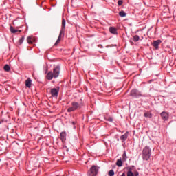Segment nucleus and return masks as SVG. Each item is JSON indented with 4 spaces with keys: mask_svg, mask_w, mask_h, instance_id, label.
I'll list each match as a JSON object with an SVG mask.
<instances>
[{
    "mask_svg": "<svg viewBox=\"0 0 176 176\" xmlns=\"http://www.w3.org/2000/svg\"><path fill=\"white\" fill-rule=\"evenodd\" d=\"M126 15L127 14L124 12V11H120L119 12V16H120V17H126Z\"/></svg>",
    "mask_w": 176,
    "mask_h": 176,
    "instance_id": "nucleus-17",
    "label": "nucleus"
},
{
    "mask_svg": "<svg viewBox=\"0 0 176 176\" xmlns=\"http://www.w3.org/2000/svg\"><path fill=\"white\" fill-rule=\"evenodd\" d=\"M73 124H75V122H73Z\"/></svg>",
    "mask_w": 176,
    "mask_h": 176,
    "instance_id": "nucleus-29",
    "label": "nucleus"
},
{
    "mask_svg": "<svg viewBox=\"0 0 176 176\" xmlns=\"http://www.w3.org/2000/svg\"><path fill=\"white\" fill-rule=\"evenodd\" d=\"M24 42V36H22L20 39H19V43L20 45H21V43H23Z\"/></svg>",
    "mask_w": 176,
    "mask_h": 176,
    "instance_id": "nucleus-25",
    "label": "nucleus"
},
{
    "mask_svg": "<svg viewBox=\"0 0 176 176\" xmlns=\"http://www.w3.org/2000/svg\"><path fill=\"white\" fill-rule=\"evenodd\" d=\"M133 41L135 42H138V41H140V36L138 35L133 36Z\"/></svg>",
    "mask_w": 176,
    "mask_h": 176,
    "instance_id": "nucleus-21",
    "label": "nucleus"
},
{
    "mask_svg": "<svg viewBox=\"0 0 176 176\" xmlns=\"http://www.w3.org/2000/svg\"><path fill=\"white\" fill-rule=\"evenodd\" d=\"M162 43L161 40H157L153 41V46L155 47V49H159V45Z\"/></svg>",
    "mask_w": 176,
    "mask_h": 176,
    "instance_id": "nucleus-9",
    "label": "nucleus"
},
{
    "mask_svg": "<svg viewBox=\"0 0 176 176\" xmlns=\"http://www.w3.org/2000/svg\"><path fill=\"white\" fill-rule=\"evenodd\" d=\"M121 176H126V173H123Z\"/></svg>",
    "mask_w": 176,
    "mask_h": 176,
    "instance_id": "nucleus-28",
    "label": "nucleus"
},
{
    "mask_svg": "<svg viewBox=\"0 0 176 176\" xmlns=\"http://www.w3.org/2000/svg\"><path fill=\"white\" fill-rule=\"evenodd\" d=\"M160 115H161V118L163 120H164V121L168 120L169 115L168 114L167 112H166V111L162 112Z\"/></svg>",
    "mask_w": 176,
    "mask_h": 176,
    "instance_id": "nucleus-7",
    "label": "nucleus"
},
{
    "mask_svg": "<svg viewBox=\"0 0 176 176\" xmlns=\"http://www.w3.org/2000/svg\"><path fill=\"white\" fill-rule=\"evenodd\" d=\"M133 175H134V176H138V175H140V173H138V171H136V172H135V173H133Z\"/></svg>",
    "mask_w": 176,
    "mask_h": 176,
    "instance_id": "nucleus-26",
    "label": "nucleus"
},
{
    "mask_svg": "<svg viewBox=\"0 0 176 176\" xmlns=\"http://www.w3.org/2000/svg\"><path fill=\"white\" fill-rule=\"evenodd\" d=\"M118 6H122V5H123V1L119 0L118 1Z\"/></svg>",
    "mask_w": 176,
    "mask_h": 176,
    "instance_id": "nucleus-24",
    "label": "nucleus"
},
{
    "mask_svg": "<svg viewBox=\"0 0 176 176\" xmlns=\"http://www.w3.org/2000/svg\"><path fill=\"white\" fill-rule=\"evenodd\" d=\"M31 82H32L31 80V78H28L25 80V86H26V87H28L29 89L31 88Z\"/></svg>",
    "mask_w": 176,
    "mask_h": 176,
    "instance_id": "nucleus-14",
    "label": "nucleus"
},
{
    "mask_svg": "<svg viewBox=\"0 0 176 176\" xmlns=\"http://www.w3.org/2000/svg\"><path fill=\"white\" fill-rule=\"evenodd\" d=\"M116 166H118V167H122V166H123V162H122V160H117Z\"/></svg>",
    "mask_w": 176,
    "mask_h": 176,
    "instance_id": "nucleus-16",
    "label": "nucleus"
},
{
    "mask_svg": "<svg viewBox=\"0 0 176 176\" xmlns=\"http://www.w3.org/2000/svg\"><path fill=\"white\" fill-rule=\"evenodd\" d=\"M126 160H127V155L126 154V151H124L122 155V162H126Z\"/></svg>",
    "mask_w": 176,
    "mask_h": 176,
    "instance_id": "nucleus-19",
    "label": "nucleus"
},
{
    "mask_svg": "<svg viewBox=\"0 0 176 176\" xmlns=\"http://www.w3.org/2000/svg\"><path fill=\"white\" fill-rule=\"evenodd\" d=\"M128 137H129V132H126V133L120 136V140L122 141H126Z\"/></svg>",
    "mask_w": 176,
    "mask_h": 176,
    "instance_id": "nucleus-13",
    "label": "nucleus"
},
{
    "mask_svg": "<svg viewBox=\"0 0 176 176\" xmlns=\"http://www.w3.org/2000/svg\"><path fill=\"white\" fill-rule=\"evenodd\" d=\"M10 30L11 31L12 34H16V32H18L19 30L14 29L13 26H10Z\"/></svg>",
    "mask_w": 176,
    "mask_h": 176,
    "instance_id": "nucleus-18",
    "label": "nucleus"
},
{
    "mask_svg": "<svg viewBox=\"0 0 176 176\" xmlns=\"http://www.w3.org/2000/svg\"><path fill=\"white\" fill-rule=\"evenodd\" d=\"M60 66L54 67L53 72L50 71L47 74L46 79H47V80H52L53 78H54V79L58 78V76H60Z\"/></svg>",
    "mask_w": 176,
    "mask_h": 176,
    "instance_id": "nucleus-1",
    "label": "nucleus"
},
{
    "mask_svg": "<svg viewBox=\"0 0 176 176\" xmlns=\"http://www.w3.org/2000/svg\"><path fill=\"white\" fill-rule=\"evenodd\" d=\"M109 31H110L111 34H113V35H117V34H118V30H116V28L110 27Z\"/></svg>",
    "mask_w": 176,
    "mask_h": 176,
    "instance_id": "nucleus-12",
    "label": "nucleus"
},
{
    "mask_svg": "<svg viewBox=\"0 0 176 176\" xmlns=\"http://www.w3.org/2000/svg\"><path fill=\"white\" fill-rule=\"evenodd\" d=\"M98 170H100V167L93 165L90 170L88 172V176H97V174H98Z\"/></svg>",
    "mask_w": 176,
    "mask_h": 176,
    "instance_id": "nucleus-4",
    "label": "nucleus"
},
{
    "mask_svg": "<svg viewBox=\"0 0 176 176\" xmlns=\"http://www.w3.org/2000/svg\"><path fill=\"white\" fill-rule=\"evenodd\" d=\"M130 96H131V97H141V96H142V94H141V92H140L137 89H133L131 93H130Z\"/></svg>",
    "mask_w": 176,
    "mask_h": 176,
    "instance_id": "nucleus-6",
    "label": "nucleus"
},
{
    "mask_svg": "<svg viewBox=\"0 0 176 176\" xmlns=\"http://www.w3.org/2000/svg\"><path fill=\"white\" fill-rule=\"evenodd\" d=\"M144 118H148L151 119L152 118V113L151 111H146L144 113Z\"/></svg>",
    "mask_w": 176,
    "mask_h": 176,
    "instance_id": "nucleus-15",
    "label": "nucleus"
},
{
    "mask_svg": "<svg viewBox=\"0 0 176 176\" xmlns=\"http://www.w3.org/2000/svg\"><path fill=\"white\" fill-rule=\"evenodd\" d=\"M126 176H134V173L131 170H128Z\"/></svg>",
    "mask_w": 176,
    "mask_h": 176,
    "instance_id": "nucleus-23",
    "label": "nucleus"
},
{
    "mask_svg": "<svg viewBox=\"0 0 176 176\" xmlns=\"http://www.w3.org/2000/svg\"><path fill=\"white\" fill-rule=\"evenodd\" d=\"M152 155V150L148 146H145L142 150V159L143 160L148 161L151 159Z\"/></svg>",
    "mask_w": 176,
    "mask_h": 176,
    "instance_id": "nucleus-2",
    "label": "nucleus"
},
{
    "mask_svg": "<svg viewBox=\"0 0 176 176\" xmlns=\"http://www.w3.org/2000/svg\"><path fill=\"white\" fill-rule=\"evenodd\" d=\"M108 120L109 122H113V119H112V118H109Z\"/></svg>",
    "mask_w": 176,
    "mask_h": 176,
    "instance_id": "nucleus-27",
    "label": "nucleus"
},
{
    "mask_svg": "<svg viewBox=\"0 0 176 176\" xmlns=\"http://www.w3.org/2000/svg\"><path fill=\"white\" fill-rule=\"evenodd\" d=\"M108 175L109 176H113V175H115V171H113V170H110L109 171Z\"/></svg>",
    "mask_w": 176,
    "mask_h": 176,
    "instance_id": "nucleus-22",
    "label": "nucleus"
},
{
    "mask_svg": "<svg viewBox=\"0 0 176 176\" xmlns=\"http://www.w3.org/2000/svg\"><path fill=\"white\" fill-rule=\"evenodd\" d=\"M67 138V133L65 132L60 133V140L62 142H65V140Z\"/></svg>",
    "mask_w": 176,
    "mask_h": 176,
    "instance_id": "nucleus-11",
    "label": "nucleus"
},
{
    "mask_svg": "<svg viewBox=\"0 0 176 176\" xmlns=\"http://www.w3.org/2000/svg\"><path fill=\"white\" fill-rule=\"evenodd\" d=\"M4 70H6V72H9V71H10V66H9V65H5Z\"/></svg>",
    "mask_w": 176,
    "mask_h": 176,
    "instance_id": "nucleus-20",
    "label": "nucleus"
},
{
    "mask_svg": "<svg viewBox=\"0 0 176 176\" xmlns=\"http://www.w3.org/2000/svg\"><path fill=\"white\" fill-rule=\"evenodd\" d=\"M51 94L52 97H57L58 96V89L53 88L51 89Z\"/></svg>",
    "mask_w": 176,
    "mask_h": 176,
    "instance_id": "nucleus-8",
    "label": "nucleus"
},
{
    "mask_svg": "<svg viewBox=\"0 0 176 176\" xmlns=\"http://www.w3.org/2000/svg\"><path fill=\"white\" fill-rule=\"evenodd\" d=\"M82 108V104L78 102H72V107L67 109V112H74L77 109Z\"/></svg>",
    "mask_w": 176,
    "mask_h": 176,
    "instance_id": "nucleus-3",
    "label": "nucleus"
},
{
    "mask_svg": "<svg viewBox=\"0 0 176 176\" xmlns=\"http://www.w3.org/2000/svg\"><path fill=\"white\" fill-rule=\"evenodd\" d=\"M27 42L29 44L34 43L35 42V37L34 36H30L27 38Z\"/></svg>",
    "mask_w": 176,
    "mask_h": 176,
    "instance_id": "nucleus-10",
    "label": "nucleus"
},
{
    "mask_svg": "<svg viewBox=\"0 0 176 176\" xmlns=\"http://www.w3.org/2000/svg\"><path fill=\"white\" fill-rule=\"evenodd\" d=\"M0 124H1V122H0Z\"/></svg>",
    "mask_w": 176,
    "mask_h": 176,
    "instance_id": "nucleus-30",
    "label": "nucleus"
},
{
    "mask_svg": "<svg viewBox=\"0 0 176 176\" xmlns=\"http://www.w3.org/2000/svg\"><path fill=\"white\" fill-rule=\"evenodd\" d=\"M65 30V19L64 18H63V19H62V30L60 32V34L58 37V39L54 44L55 46H57V45H58V43H60V41H61V35H63V31H64Z\"/></svg>",
    "mask_w": 176,
    "mask_h": 176,
    "instance_id": "nucleus-5",
    "label": "nucleus"
}]
</instances>
